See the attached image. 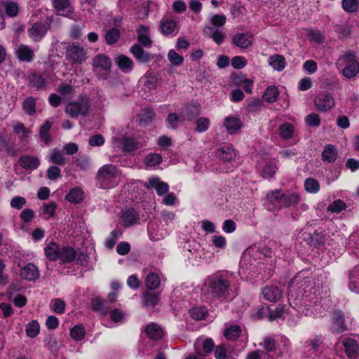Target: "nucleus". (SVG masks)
Segmentation results:
<instances>
[{"label":"nucleus","instance_id":"c9c22d12","mask_svg":"<svg viewBox=\"0 0 359 359\" xmlns=\"http://www.w3.org/2000/svg\"><path fill=\"white\" fill-rule=\"evenodd\" d=\"M36 100L32 96L27 97L22 102V107L28 116H34L36 113Z\"/></svg>","mask_w":359,"mask_h":359},{"label":"nucleus","instance_id":"0e129e2a","mask_svg":"<svg viewBox=\"0 0 359 359\" xmlns=\"http://www.w3.org/2000/svg\"><path fill=\"white\" fill-rule=\"evenodd\" d=\"M262 105V100L257 98L249 101L245 108L248 112H257L261 109Z\"/></svg>","mask_w":359,"mask_h":359},{"label":"nucleus","instance_id":"79ce46f5","mask_svg":"<svg viewBox=\"0 0 359 359\" xmlns=\"http://www.w3.org/2000/svg\"><path fill=\"white\" fill-rule=\"evenodd\" d=\"M201 113V108L199 105H188L185 108L184 114L182 121L189 120L192 121L197 117Z\"/></svg>","mask_w":359,"mask_h":359},{"label":"nucleus","instance_id":"c756f323","mask_svg":"<svg viewBox=\"0 0 359 359\" xmlns=\"http://www.w3.org/2000/svg\"><path fill=\"white\" fill-rule=\"evenodd\" d=\"M203 32L207 36L212 39L217 45L222 44L225 39V34L222 31L215 29L211 26H205Z\"/></svg>","mask_w":359,"mask_h":359},{"label":"nucleus","instance_id":"f8f14e48","mask_svg":"<svg viewBox=\"0 0 359 359\" xmlns=\"http://www.w3.org/2000/svg\"><path fill=\"white\" fill-rule=\"evenodd\" d=\"M262 294L266 301L276 303L282 298L283 292L276 285H266L262 288Z\"/></svg>","mask_w":359,"mask_h":359},{"label":"nucleus","instance_id":"ea45409f","mask_svg":"<svg viewBox=\"0 0 359 359\" xmlns=\"http://www.w3.org/2000/svg\"><path fill=\"white\" fill-rule=\"evenodd\" d=\"M145 285L149 290L158 289L161 285L158 275L154 272L149 273L145 278Z\"/></svg>","mask_w":359,"mask_h":359},{"label":"nucleus","instance_id":"774afa93","mask_svg":"<svg viewBox=\"0 0 359 359\" xmlns=\"http://www.w3.org/2000/svg\"><path fill=\"white\" fill-rule=\"evenodd\" d=\"M221 158L224 161L229 162L236 156L234 150L229 147H224L221 151Z\"/></svg>","mask_w":359,"mask_h":359},{"label":"nucleus","instance_id":"a18cd8bd","mask_svg":"<svg viewBox=\"0 0 359 359\" xmlns=\"http://www.w3.org/2000/svg\"><path fill=\"white\" fill-rule=\"evenodd\" d=\"M162 162V156L156 153H150L144 158V163L147 167H154Z\"/></svg>","mask_w":359,"mask_h":359},{"label":"nucleus","instance_id":"603ef678","mask_svg":"<svg viewBox=\"0 0 359 359\" xmlns=\"http://www.w3.org/2000/svg\"><path fill=\"white\" fill-rule=\"evenodd\" d=\"M45 346L48 348L53 353H57L60 349V346L55 337L50 335L44 340Z\"/></svg>","mask_w":359,"mask_h":359},{"label":"nucleus","instance_id":"6e6d98bb","mask_svg":"<svg viewBox=\"0 0 359 359\" xmlns=\"http://www.w3.org/2000/svg\"><path fill=\"white\" fill-rule=\"evenodd\" d=\"M304 187L309 193H317L320 189V184L316 180L309 177L305 180Z\"/></svg>","mask_w":359,"mask_h":359},{"label":"nucleus","instance_id":"412c9836","mask_svg":"<svg viewBox=\"0 0 359 359\" xmlns=\"http://www.w3.org/2000/svg\"><path fill=\"white\" fill-rule=\"evenodd\" d=\"M114 62L116 65L118 66L119 69L125 73L128 74L132 72L134 67V62L129 57L121 54L118 55L115 59Z\"/></svg>","mask_w":359,"mask_h":359},{"label":"nucleus","instance_id":"7c9ffc66","mask_svg":"<svg viewBox=\"0 0 359 359\" xmlns=\"http://www.w3.org/2000/svg\"><path fill=\"white\" fill-rule=\"evenodd\" d=\"M291 285L299 286V289L306 292V290L312 287L311 281L309 278L304 277L302 272L298 273L292 280Z\"/></svg>","mask_w":359,"mask_h":359},{"label":"nucleus","instance_id":"8fccbe9b","mask_svg":"<svg viewBox=\"0 0 359 359\" xmlns=\"http://www.w3.org/2000/svg\"><path fill=\"white\" fill-rule=\"evenodd\" d=\"M191 318L196 320L205 319L208 316V311L203 306L195 307L190 310Z\"/></svg>","mask_w":359,"mask_h":359},{"label":"nucleus","instance_id":"f704fd0d","mask_svg":"<svg viewBox=\"0 0 359 359\" xmlns=\"http://www.w3.org/2000/svg\"><path fill=\"white\" fill-rule=\"evenodd\" d=\"M147 337L152 340H159L163 337V332L156 323L149 324L144 330Z\"/></svg>","mask_w":359,"mask_h":359},{"label":"nucleus","instance_id":"2f4dec72","mask_svg":"<svg viewBox=\"0 0 359 359\" xmlns=\"http://www.w3.org/2000/svg\"><path fill=\"white\" fill-rule=\"evenodd\" d=\"M60 249L55 242H50L44 248V253L49 261L55 262L60 258Z\"/></svg>","mask_w":359,"mask_h":359},{"label":"nucleus","instance_id":"bf43d9fd","mask_svg":"<svg viewBox=\"0 0 359 359\" xmlns=\"http://www.w3.org/2000/svg\"><path fill=\"white\" fill-rule=\"evenodd\" d=\"M6 14L9 17H15L19 12V7L17 3L8 1L4 6Z\"/></svg>","mask_w":359,"mask_h":359},{"label":"nucleus","instance_id":"58836bf2","mask_svg":"<svg viewBox=\"0 0 359 359\" xmlns=\"http://www.w3.org/2000/svg\"><path fill=\"white\" fill-rule=\"evenodd\" d=\"M83 198V192L79 188L75 187L69 191L66 195L65 199L72 203H79L82 201Z\"/></svg>","mask_w":359,"mask_h":359},{"label":"nucleus","instance_id":"dca6fc26","mask_svg":"<svg viewBox=\"0 0 359 359\" xmlns=\"http://www.w3.org/2000/svg\"><path fill=\"white\" fill-rule=\"evenodd\" d=\"M18 163L22 168L32 171L39 167L40 161L35 156L23 155L18 158Z\"/></svg>","mask_w":359,"mask_h":359},{"label":"nucleus","instance_id":"69168bd1","mask_svg":"<svg viewBox=\"0 0 359 359\" xmlns=\"http://www.w3.org/2000/svg\"><path fill=\"white\" fill-rule=\"evenodd\" d=\"M346 208V203L341 200H337L332 203L327 208V210L331 212H339Z\"/></svg>","mask_w":359,"mask_h":359},{"label":"nucleus","instance_id":"de8ad7c7","mask_svg":"<svg viewBox=\"0 0 359 359\" xmlns=\"http://www.w3.org/2000/svg\"><path fill=\"white\" fill-rule=\"evenodd\" d=\"M160 27L162 34L164 35H168L174 32L176 23L172 20H163L160 22Z\"/></svg>","mask_w":359,"mask_h":359},{"label":"nucleus","instance_id":"aec40b11","mask_svg":"<svg viewBox=\"0 0 359 359\" xmlns=\"http://www.w3.org/2000/svg\"><path fill=\"white\" fill-rule=\"evenodd\" d=\"M160 292H154L148 290L142 294V304L147 309H151L156 306L160 301Z\"/></svg>","mask_w":359,"mask_h":359},{"label":"nucleus","instance_id":"cd10ccee","mask_svg":"<svg viewBox=\"0 0 359 359\" xmlns=\"http://www.w3.org/2000/svg\"><path fill=\"white\" fill-rule=\"evenodd\" d=\"M148 188H154L156 189V193L159 196H162L168 192L169 186L167 183L160 180L158 177H152L149 179L148 184H147Z\"/></svg>","mask_w":359,"mask_h":359},{"label":"nucleus","instance_id":"864d4df0","mask_svg":"<svg viewBox=\"0 0 359 359\" xmlns=\"http://www.w3.org/2000/svg\"><path fill=\"white\" fill-rule=\"evenodd\" d=\"M86 334V330L83 325H75L70 330L71 337L76 341H81L83 339Z\"/></svg>","mask_w":359,"mask_h":359},{"label":"nucleus","instance_id":"09e8293b","mask_svg":"<svg viewBox=\"0 0 359 359\" xmlns=\"http://www.w3.org/2000/svg\"><path fill=\"white\" fill-rule=\"evenodd\" d=\"M40 331V326L36 320H32L26 326V334L29 337H36Z\"/></svg>","mask_w":359,"mask_h":359},{"label":"nucleus","instance_id":"4468645a","mask_svg":"<svg viewBox=\"0 0 359 359\" xmlns=\"http://www.w3.org/2000/svg\"><path fill=\"white\" fill-rule=\"evenodd\" d=\"M18 59L21 62H31L34 58V51L27 45L20 44L15 48Z\"/></svg>","mask_w":359,"mask_h":359},{"label":"nucleus","instance_id":"473e14b6","mask_svg":"<svg viewBox=\"0 0 359 359\" xmlns=\"http://www.w3.org/2000/svg\"><path fill=\"white\" fill-rule=\"evenodd\" d=\"M359 287V271L355 266L348 273V288L352 292Z\"/></svg>","mask_w":359,"mask_h":359},{"label":"nucleus","instance_id":"f257e3e1","mask_svg":"<svg viewBox=\"0 0 359 359\" xmlns=\"http://www.w3.org/2000/svg\"><path fill=\"white\" fill-rule=\"evenodd\" d=\"M207 292L215 299H226L231 290L229 278L224 274H215L209 277L205 282Z\"/></svg>","mask_w":359,"mask_h":359},{"label":"nucleus","instance_id":"f03ea898","mask_svg":"<svg viewBox=\"0 0 359 359\" xmlns=\"http://www.w3.org/2000/svg\"><path fill=\"white\" fill-rule=\"evenodd\" d=\"M121 179L118 169L114 165L106 164L102 166L95 176V182L100 187L108 189L116 187Z\"/></svg>","mask_w":359,"mask_h":359},{"label":"nucleus","instance_id":"c85d7f7f","mask_svg":"<svg viewBox=\"0 0 359 359\" xmlns=\"http://www.w3.org/2000/svg\"><path fill=\"white\" fill-rule=\"evenodd\" d=\"M76 250L71 246H64L60 249V261L62 264L72 263L76 259Z\"/></svg>","mask_w":359,"mask_h":359},{"label":"nucleus","instance_id":"680f3d73","mask_svg":"<svg viewBox=\"0 0 359 359\" xmlns=\"http://www.w3.org/2000/svg\"><path fill=\"white\" fill-rule=\"evenodd\" d=\"M285 313V306L278 305L273 311L269 309L268 318L269 321H273L281 318Z\"/></svg>","mask_w":359,"mask_h":359},{"label":"nucleus","instance_id":"a211bd4d","mask_svg":"<svg viewBox=\"0 0 359 359\" xmlns=\"http://www.w3.org/2000/svg\"><path fill=\"white\" fill-rule=\"evenodd\" d=\"M92 309L93 311L98 312L101 315L106 316L109 314L111 306L108 301L100 297H96L92 299Z\"/></svg>","mask_w":359,"mask_h":359},{"label":"nucleus","instance_id":"bb28decb","mask_svg":"<svg viewBox=\"0 0 359 359\" xmlns=\"http://www.w3.org/2000/svg\"><path fill=\"white\" fill-rule=\"evenodd\" d=\"M137 32L139 43L147 48L151 47L152 41L149 37V27L140 25L137 29Z\"/></svg>","mask_w":359,"mask_h":359},{"label":"nucleus","instance_id":"0eeeda50","mask_svg":"<svg viewBox=\"0 0 359 359\" xmlns=\"http://www.w3.org/2000/svg\"><path fill=\"white\" fill-rule=\"evenodd\" d=\"M314 104L320 111L325 112L335 105V101L331 94L320 93L315 97Z\"/></svg>","mask_w":359,"mask_h":359},{"label":"nucleus","instance_id":"39448f33","mask_svg":"<svg viewBox=\"0 0 359 359\" xmlns=\"http://www.w3.org/2000/svg\"><path fill=\"white\" fill-rule=\"evenodd\" d=\"M339 60L345 65L342 70L343 75L351 79L355 76L359 72V61L355 53L348 50L339 58Z\"/></svg>","mask_w":359,"mask_h":359},{"label":"nucleus","instance_id":"6ab92c4d","mask_svg":"<svg viewBox=\"0 0 359 359\" xmlns=\"http://www.w3.org/2000/svg\"><path fill=\"white\" fill-rule=\"evenodd\" d=\"M122 150L125 152H133L144 147L142 142L132 137H123L121 140Z\"/></svg>","mask_w":359,"mask_h":359},{"label":"nucleus","instance_id":"20e7f679","mask_svg":"<svg viewBox=\"0 0 359 359\" xmlns=\"http://www.w3.org/2000/svg\"><path fill=\"white\" fill-rule=\"evenodd\" d=\"M90 109V104L86 97H79L76 101L70 102L65 108V112L71 118H76L79 116H87Z\"/></svg>","mask_w":359,"mask_h":359},{"label":"nucleus","instance_id":"e2e57ef3","mask_svg":"<svg viewBox=\"0 0 359 359\" xmlns=\"http://www.w3.org/2000/svg\"><path fill=\"white\" fill-rule=\"evenodd\" d=\"M196 131L203 133L208 130L210 126V120L206 117H201L196 122Z\"/></svg>","mask_w":359,"mask_h":359},{"label":"nucleus","instance_id":"052dcab7","mask_svg":"<svg viewBox=\"0 0 359 359\" xmlns=\"http://www.w3.org/2000/svg\"><path fill=\"white\" fill-rule=\"evenodd\" d=\"M323 344V339L321 337H316L313 339H309L306 341V348L309 351L313 350L314 351H318L319 347Z\"/></svg>","mask_w":359,"mask_h":359},{"label":"nucleus","instance_id":"ddd939ff","mask_svg":"<svg viewBox=\"0 0 359 359\" xmlns=\"http://www.w3.org/2000/svg\"><path fill=\"white\" fill-rule=\"evenodd\" d=\"M130 53L140 63H147L153 60L154 57L149 52L145 51L139 43L134 44L130 48Z\"/></svg>","mask_w":359,"mask_h":359},{"label":"nucleus","instance_id":"6e6552de","mask_svg":"<svg viewBox=\"0 0 359 359\" xmlns=\"http://www.w3.org/2000/svg\"><path fill=\"white\" fill-rule=\"evenodd\" d=\"M27 81L28 88L34 90H45L47 85L46 79L41 74L38 72H32L29 74Z\"/></svg>","mask_w":359,"mask_h":359},{"label":"nucleus","instance_id":"b1692460","mask_svg":"<svg viewBox=\"0 0 359 359\" xmlns=\"http://www.w3.org/2000/svg\"><path fill=\"white\" fill-rule=\"evenodd\" d=\"M121 213V219L126 226H130L140 219L139 213L133 208L123 209Z\"/></svg>","mask_w":359,"mask_h":359},{"label":"nucleus","instance_id":"9b49d317","mask_svg":"<svg viewBox=\"0 0 359 359\" xmlns=\"http://www.w3.org/2000/svg\"><path fill=\"white\" fill-rule=\"evenodd\" d=\"M344 351L349 359L359 358V344L351 337H346L342 341Z\"/></svg>","mask_w":359,"mask_h":359},{"label":"nucleus","instance_id":"37998d69","mask_svg":"<svg viewBox=\"0 0 359 359\" xmlns=\"http://www.w3.org/2000/svg\"><path fill=\"white\" fill-rule=\"evenodd\" d=\"M279 135L284 140H290L294 136V127L290 123H285L278 128Z\"/></svg>","mask_w":359,"mask_h":359},{"label":"nucleus","instance_id":"e433bc0d","mask_svg":"<svg viewBox=\"0 0 359 359\" xmlns=\"http://www.w3.org/2000/svg\"><path fill=\"white\" fill-rule=\"evenodd\" d=\"M279 92L276 86H269L265 90L262 99L268 103H273L277 100Z\"/></svg>","mask_w":359,"mask_h":359},{"label":"nucleus","instance_id":"2eb2a0df","mask_svg":"<svg viewBox=\"0 0 359 359\" xmlns=\"http://www.w3.org/2000/svg\"><path fill=\"white\" fill-rule=\"evenodd\" d=\"M93 68L100 69L106 72H110L111 69V61L109 56L105 54H97L92 59Z\"/></svg>","mask_w":359,"mask_h":359},{"label":"nucleus","instance_id":"13d9d810","mask_svg":"<svg viewBox=\"0 0 359 359\" xmlns=\"http://www.w3.org/2000/svg\"><path fill=\"white\" fill-rule=\"evenodd\" d=\"M277 166L274 162H267L263 168V175L265 178H271L274 176Z\"/></svg>","mask_w":359,"mask_h":359},{"label":"nucleus","instance_id":"3c124183","mask_svg":"<svg viewBox=\"0 0 359 359\" xmlns=\"http://www.w3.org/2000/svg\"><path fill=\"white\" fill-rule=\"evenodd\" d=\"M50 161L57 165H62L65 164V158L62 154V152L57 149H54L50 152Z\"/></svg>","mask_w":359,"mask_h":359},{"label":"nucleus","instance_id":"1a4fd4ad","mask_svg":"<svg viewBox=\"0 0 359 359\" xmlns=\"http://www.w3.org/2000/svg\"><path fill=\"white\" fill-rule=\"evenodd\" d=\"M281 209L297 205L302 201L297 192L291 191H283L281 189Z\"/></svg>","mask_w":359,"mask_h":359},{"label":"nucleus","instance_id":"a19ab883","mask_svg":"<svg viewBox=\"0 0 359 359\" xmlns=\"http://www.w3.org/2000/svg\"><path fill=\"white\" fill-rule=\"evenodd\" d=\"M269 65L273 69L280 72L286 66L285 59L283 55H274L269 57Z\"/></svg>","mask_w":359,"mask_h":359},{"label":"nucleus","instance_id":"4d7b16f0","mask_svg":"<svg viewBox=\"0 0 359 359\" xmlns=\"http://www.w3.org/2000/svg\"><path fill=\"white\" fill-rule=\"evenodd\" d=\"M168 59L174 66L181 65L184 62V57L173 49L169 50L168 53Z\"/></svg>","mask_w":359,"mask_h":359},{"label":"nucleus","instance_id":"49530a36","mask_svg":"<svg viewBox=\"0 0 359 359\" xmlns=\"http://www.w3.org/2000/svg\"><path fill=\"white\" fill-rule=\"evenodd\" d=\"M52 126V123L49 121H46L44 124L40 128L39 136L41 141L44 143L48 144L50 141V137L49 135V131Z\"/></svg>","mask_w":359,"mask_h":359},{"label":"nucleus","instance_id":"5fc2aeb1","mask_svg":"<svg viewBox=\"0 0 359 359\" xmlns=\"http://www.w3.org/2000/svg\"><path fill=\"white\" fill-rule=\"evenodd\" d=\"M341 5L346 12L354 13L358 9L359 0H343Z\"/></svg>","mask_w":359,"mask_h":359},{"label":"nucleus","instance_id":"4c0bfd02","mask_svg":"<svg viewBox=\"0 0 359 359\" xmlns=\"http://www.w3.org/2000/svg\"><path fill=\"white\" fill-rule=\"evenodd\" d=\"M241 328L238 325H231L224 330V336L229 341H236L241 335Z\"/></svg>","mask_w":359,"mask_h":359},{"label":"nucleus","instance_id":"9d476101","mask_svg":"<svg viewBox=\"0 0 359 359\" xmlns=\"http://www.w3.org/2000/svg\"><path fill=\"white\" fill-rule=\"evenodd\" d=\"M254 41V36L250 32L236 33L232 37V43L236 46L247 49L250 47Z\"/></svg>","mask_w":359,"mask_h":359},{"label":"nucleus","instance_id":"f3484780","mask_svg":"<svg viewBox=\"0 0 359 359\" xmlns=\"http://www.w3.org/2000/svg\"><path fill=\"white\" fill-rule=\"evenodd\" d=\"M47 30L48 27L44 23L36 22L29 29L28 33L34 41H39L46 34Z\"/></svg>","mask_w":359,"mask_h":359},{"label":"nucleus","instance_id":"4be33fe9","mask_svg":"<svg viewBox=\"0 0 359 359\" xmlns=\"http://www.w3.org/2000/svg\"><path fill=\"white\" fill-rule=\"evenodd\" d=\"M39 271L36 265L29 263L25 265L20 271V276L22 278L34 281L39 278Z\"/></svg>","mask_w":359,"mask_h":359},{"label":"nucleus","instance_id":"a878e982","mask_svg":"<svg viewBox=\"0 0 359 359\" xmlns=\"http://www.w3.org/2000/svg\"><path fill=\"white\" fill-rule=\"evenodd\" d=\"M224 126L229 134H234L243 126V123L238 116H229L224 119Z\"/></svg>","mask_w":359,"mask_h":359},{"label":"nucleus","instance_id":"c03bdc74","mask_svg":"<svg viewBox=\"0 0 359 359\" xmlns=\"http://www.w3.org/2000/svg\"><path fill=\"white\" fill-rule=\"evenodd\" d=\"M120 37V31L117 28H111L107 31L104 38L106 43L113 45L116 43Z\"/></svg>","mask_w":359,"mask_h":359},{"label":"nucleus","instance_id":"72a5a7b5","mask_svg":"<svg viewBox=\"0 0 359 359\" xmlns=\"http://www.w3.org/2000/svg\"><path fill=\"white\" fill-rule=\"evenodd\" d=\"M338 157V150L332 144H327L322 152V160L328 163L334 162Z\"/></svg>","mask_w":359,"mask_h":359},{"label":"nucleus","instance_id":"5701e85b","mask_svg":"<svg viewBox=\"0 0 359 359\" xmlns=\"http://www.w3.org/2000/svg\"><path fill=\"white\" fill-rule=\"evenodd\" d=\"M124 2H129L130 4L136 5L137 8V18L144 19L149 15V0H123Z\"/></svg>","mask_w":359,"mask_h":359},{"label":"nucleus","instance_id":"7ed1b4c3","mask_svg":"<svg viewBox=\"0 0 359 359\" xmlns=\"http://www.w3.org/2000/svg\"><path fill=\"white\" fill-rule=\"evenodd\" d=\"M87 49L79 44L72 43L65 48V58L72 65H81L87 59Z\"/></svg>","mask_w":359,"mask_h":359},{"label":"nucleus","instance_id":"338daca9","mask_svg":"<svg viewBox=\"0 0 359 359\" xmlns=\"http://www.w3.org/2000/svg\"><path fill=\"white\" fill-rule=\"evenodd\" d=\"M276 344L274 338L267 337L264 339L262 343H260V346H263L266 351L271 352L276 350Z\"/></svg>","mask_w":359,"mask_h":359},{"label":"nucleus","instance_id":"423d86ee","mask_svg":"<svg viewBox=\"0 0 359 359\" xmlns=\"http://www.w3.org/2000/svg\"><path fill=\"white\" fill-rule=\"evenodd\" d=\"M281 189H275L269 191L264 201V206L269 211H278L281 210Z\"/></svg>","mask_w":359,"mask_h":359},{"label":"nucleus","instance_id":"393cba45","mask_svg":"<svg viewBox=\"0 0 359 359\" xmlns=\"http://www.w3.org/2000/svg\"><path fill=\"white\" fill-rule=\"evenodd\" d=\"M347 330L345 325V317L341 311H336L333 313L332 332L339 334Z\"/></svg>","mask_w":359,"mask_h":359}]
</instances>
